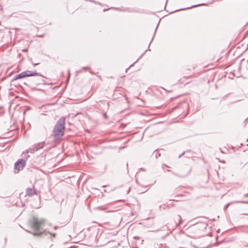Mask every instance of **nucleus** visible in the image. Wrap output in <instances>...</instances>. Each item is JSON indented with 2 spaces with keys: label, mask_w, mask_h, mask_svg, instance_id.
<instances>
[{
  "label": "nucleus",
  "mask_w": 248,
  "mask_h": 248,
  "mask_svg": "<svg viewBox=\"0 0 248 248\" xmlns=\"http://www.w3.org/2000/svg\"><path fill=\"white\" fill-rule=\"evenodd\" d=\"M44 223V220L39 219L37 217H33L32 220L31 222V226L32 228L35 231V232H32L31 231L26 230V231L32 234L34 236H43V235H46L48 234H49L51 236L53 237L56 236V233H51L48 231H46L45 230L44 231H40V229Z\"/></svg>",
  "instance_id": "f257e3e1"
},
{
  "label": "nucleus",
  "mask_w": 248,
  "mask_h": 248,
  "mask_svg": "<svg viewBox=\"0 0 248 248\" xmlns=\"http://www.w3.org/2000/svg\"><path fill=\"white\" fill-rule=\"evenodd\" d=\"M65 118L62 117L55 125L52 130L53 135L55 140H61L64 134Z\"/></svg>",
  "instance_id": "f03ea898"
},
{
  "label": "nucleus",
  "mask_w": 248,
  "mask_h": 248,
  "mask_svg": "<svg viewBox=\"0 0 248 248\" xmlns=\"http://www.w3.org/2000/svg\"><path fill=\"white\" fill-rule=\"evenodd\" d=\"M35 76H41V77L44 78V77L43 76H42L40 73H37L35 71L33 72V71H29V70H26L25 71H23V72H21V73H20L19 74H17V75H16V76H15L13 78L12 81H13L14 80H17L18 79H20V78H25L26 77Z\"/></svg>",
  "instance_id": "7ed1b4c3"
},
{
  "label": "nucleus",
  "mask_w": 248,
  "mask_h": 248,
  "mask_svg": "<svg viewBox=\"0 0 248 248\" xmlns=\"http://www.w3.org/2000/svg\"><path fill=\"white\" fill-rule=\"evenodd\" d=\"M192 170L191 167L189 166H185L183 167L180 170V173H177L170 170H167V171L171 172V173L180 178H185L187 177L190 173Z\"/></svg>",
  "instance_id": "20e7f679"
},
{
  "label": "nucleus",
  "mask_w": 248,
  "mask_h": 248,
  "mask_svg": "<svg viewBox=\"0 0 248 248\" xmlns=\"http://www.w3.org/2000/svg\"><path fill=\"white\" fill-rule=\"evenodd\" d=\"M26 161L21 159L16 162L15 164V169L17 170V172L22 170L25 166Z\"/></svg>",
  "instance_id": "39448f33"
},
{
  "label": "nucleus",
  "mask_w": 248,
  "mask_h": 248,
  "mask_svg": "<svg viewBox=\"0 0 248 248\" xmlns=\"http://www.w3.org/2000/svg\"><path fill=\"white\" fill-rule=\"evenodd\" d=\"M37 192L34 190V188H28L26 189V195L28 196H32L33 195H37Z\"/></svg>",
  "instance_id": "423d86ee"
},
{
  "label": "nucleus",
  "mask_w": 248,
  "mask_h": 248,
  "mask_svg": "<svg viewBox=\"0 0 248 248\" xmlns=\"http://www.w3.org/2000/svg\"><path fill=\"white\" fill-rule=\"evenodd\" d=\"M45 145V141H43L37 143H35L33 145L34 146V147H35V149L37 150V151H38L41 149H42L44 147Z\"/></svg>",
  "instance_id": "0eeeda50"
},
{
  "label": "nucleus",
  "mask_w": 248,
  "mask_h": 248,
  "mask_svg": "<svg viewBox=\"0 0 248 248\" xmlns=\"http://www.w3.org/2000/svg\"><path fill=\"white\" fill-rule=\"evenodd\" d=\"M37 151V150L35 149V147H34V145H32L31 147L29 149L27 150V152L28 153H34L35 152Z\"/></svg>",
  "instance_id": "6e6552de"
},
{
  "label": "nucleus",
  "mask_w": 248,
  "mask_h": 248,
  "mask_svg": "<svg viewBox=\"0 0 248 248\" xmlns=\"http://www.w3.org/2000/svg\"><path fill=\"white\" fill-rule=\"evenodd\" d=\"M201 5H205V4L202 3V4H197V5H192L191 7H187V8H185L181 9V10L189 9H190L191 8L196 7H198V6H200Z\"/></svg>",
  "instance_id": "1a4fd4ad"
},
{
  "label": "nucleus",
  "mask_w": 248,
  "mask_h": 248,
  "mask_svg": "<svg viewBox=\"0 0 248 248\" xmlns=\"http://www.w3.org/2000/svg\"><path fill=\"white\" fill-rule=\"evenodd\" d=\"M191 245L193 247L196 248H204V247L197 246L196 244L195 241L192 242Z\"/></svg>",
  "instance_id": "9d476101"
},
{
  "label": "nucleus",
  "mask_w": 248,
  "mask_h": 248,
  "mask_svg": "<svg viewBox=\"0 0 248 248\" xmlns=\"http://www.w3.org/2000/svg\"><path fill=\"white\" fill-rule=\"evenodd\" d=\"M29 153L27 152V150L25 153H23L22 155H23V157L25 158L28 159L30 157V155H28Z\"/></svg>",
  "instance_id": "9b49d317"
},
{
  "label": "nucleus",
  "mask_w": 248,
  "mask_h": 248,
  "mask_svg": "<svg viewBox=\"0 0 248 248\" xmlns=\"http://www.w3.org/2000/svg\"><path fill=\"white\" fill-rule=\"evenodd\" d=\"M245 62L247 63V64L246 65V67H247V69L248 70V60L245 61L244 59H243L240 62V64H242L243 63H245Z\"/></svg>",
  "instance_id": "f8f14e48"
},
{
  "label": "nucleus",
  "mask_w": 248,
  "mask_h": 248,
  "mask_svg": "<svg viewBox=\"0 0 248 248\" xmlns=\"http://www.w3.org/2000/svg\"><path fill=\"white\" fill-rule=\"evenodd\" d=\"M234 203H246L248 204V201H237L234 202Z\"/></svg>",
  "instance_id": "ddd939ff"
},
{
  "label": "nucleus",
  "mask_w": 248,
  "mask_h": 248,
  "mask_svg": "<svg viewBox=\"0 0 248 248\" xmlns=\"http://www.w3.org/2000/svg\"><path fill=\"white\" fill-rule=\"evenodd\" d=\"M202 227L203 229H205L207 226V224L205 223H201Z\"/></svg>",
  "instance_id": "4468645a"
},
{
  "label": "nucleus",
  "mask_w": 248,
  "mask_h": 248,
  "mask_svg": "<svg viewBox=\"0 0 248 248\" xmlns=\"http://www.w3.org/2000/svg\"><path fill=\"white\" fill-rule=\"evenodd\" d=\"M157 25H158V24ZM157 27H158V25H157V26H156V28H155V31H154V33L153 36V37H152V38L151 41L153 40V38H154V36H155V33L156 31V30H157Z\"/></svg>",
  "instance_id": "2eb2a0df"
},
{
  "label": "nucleus",
  "mask_w": 248,
  "mask_h": 248,
  "mask_svg": "<svg viewBox=\"0 0 248 248\" xmlns=\"http://www.w3.org/2000/svg\"><path fill=\"white\" fill-rule=\"evenodd\" d=\"M103 116H104V118H105L106 119H107L108 118V116L107 115L106 113H103Z\"/></svg>",
  "instance_id": "dca6fc26"
},
{
  "label": "nucleus",
  "mask_w": 248,
  "mask_h": 248,
  "mask_svg": "<svg viewBox=\"0 0 248 248\" xmlns=\"http://www.w3.org/2000/svg\"><path fill=\"white\" fill-rule=\"evenodd\" d=\"M185 154V152H184L183 153H182L181 154H180L179 156H178V158H180L181 156H182L183 155H184Z\"/></svg>",
  "instance_id": "f3484780"
},
{
  "label": "nucleus",
  "mask_w": 248,
  "mask_h": 248,
  "mask_svg": "<svg viewBox=\"0 0 248 248\" xmlns=\"http://www.w3.org/2000/svg\"><path fill=\"white\" fill-rule=\"evenodd\" d=\"M231 204V203H229L224 206V208H227Z\"/></svg>",
  "instance_id": "a211bd4d"
},
{
  "label": "nucleus",
  "mask_w": 248,
  "mask_h": 248,
  "mask_svg": "<svg viewBox=\"0 0 248 248\" xmlns=\"http://www.w3.org/2000/svg\"><path fill=\"white\" fill-rule=\"evenodd\" d=\"M136 62H134L133 64H131V65L130 66V67H129L128 68H127V69H126V72H127V70L130 68V67H131V66H132L134 64V63H135Z\"/></svg>",
  "instance_id": "6ab92c4d"
},
{
  "label": "nucleus",
  "mask_w": 248,
  "mask_h": 248,
  "mask_svg": "<svg viewBox=\"0 0 248 248\" xmlns=\"http://www.w3.org/2000/svg\"><path fill=\"white\" fill-rule=\"evenodd\" d=\"M68 78H69L70 77V71L69 70H68Z\"/></svg>",
  "instance_id": "aec40b11"
},
{
  "label": "nucleus",
  "mask_w": 248,
  "mask_h": 248,
  "mask_svg": "<svg viewBox=\"0 0 248 248\" xmlns=\"http://www.w3.org/2000/svg\"><path fill=\"white\" fill-rule=\"evenodd\" d=\"M244 197H248V193H246V194H245L244 195Z\"/></svg>",
  "instance_id": "412c9836"
},
{
  "label": "nucleus",
  "mask_w": 248,
  "mask_h": 248,
  "mask_svg": "<svg viewBox=\"0 0 248 248\" xmlns=\"http://www.w3.org/2000/svg\"><path fill=\"white\" fill-rule=\"evenodd\" d=\"M33 65H34V66H36V65H38L39 63H32Z\"/></svg>",
  "instance_id": "4be33fe9"
},
{
  "label": "nucleus",
  "mask_w": 248,
  "mask_h": 248,
  "mask_svg": "<svg viewBox=\"0 0 248 248\" xmlns=\"http://www.w3.org/2000/svg\"><path fill=\"white\" fill-rule=\"evenodd\" d=\"M178 217H179V218H180V223H181V221H182L181 217V216H179V215L178 216Z\"/></svg>",
  "instance_id": "5701e85b"
},
{
  "label": "nucleus",
  "mask_w": 248,
  "mask_h": 248,
  "mask_svg": "<svg viewBox=\"0 0 248 248\" xmlns=\"http://www.w3.org/2000/svg\"><path fill=\"white\" fill-rule=\"evenodd\" d=\"M88 68L87 67H83V69H87Z\"/></svg>",
  "instance_id": "b1692460"
},
{
  "label": "nucleus",
  "mask_w": 248,
  "mask_h": 248,
  "mask_svg": "<svg viewBox=\"0 0 248 248\" xmlns=\"http://www.w3.org/2000/svg\"><path fill=\"white\" fill-rule=\"evenodd\" d=\"M180 10H181V9L177 10L174 11V12H176V11H180ZM172 13H174V11H172Z\"/></svg>",
  "instance_id": "393cba45"
},
{
  "label": "nucleus",
  "mask_w": 248,
  "mask_h": 248,
  "mask_svg": "<svg viewBox=\"0 0 248 248\" xmlns=\"http://www.w3.org/2000/svg\"><path fill=\"white\" fill-rule=\"evenodd\" d=\"M157 155H158V154H157V153H156L155 154V157H156V158H157Z\"/></svg>",
  "instance_id": "a878e982"
},
{
  "label": "nucleus",
  "mask_w": 248,
  "mask_h": 248,
  "mask_svg": "<svg viewBox=\"0 0 248 248\" xmlns=\"http://www.w3.org/2000/svg\"><path fill=\"white\" fill-rule=\"evenodd\" d=\"M157 155H158V154H157V153H156L155 154V157H156V158H157Z\"/></svg>",
  "instance_id": "bb28decb"
},
{
  "label": "nucleus",
  "mask_w": 248,
  "mask_h": 248,
  "mask_svg": "<svg viewBox=\"0 0 248 248\" xmlns=\"http://www.w3.org/2000/svg\"><path fill=\"white\" fill-rule=\"evenodd\" d=\"M57 229V226H55V227H54V230H56Z\"/></svg>",
  "instance_id": "cd10ccee"
},
{
  "label": "nucleus",
  "mask_w": 248,
  "mask_h": 248,
  "mask_svg": "<svg viewBox=\"0 0 248 248\" xmlns=\"http://www.w3.org/2000/svg\"><path fill=\"white\" fill-rule=\"evenodd\" d=\"M27 51V50L26 49H24L23 50V51H24V52Z\"/></svg>",
  "instance_id": "c85d7f7f"
},
{
  "label": "nucleus",
  "mask_w": 248,
  "mask_h": 248,
  "mask_svg": "<svg viewBox=\"0 0 248 248\" xmlns=\"http://www.w3.org/2000/svg\"><path fill=\"white\" fill-rule=\"evenodd\" d=\"M163 165L165 166L166 167H167V168H170V167H169L168 165H165L164 164Z\"/></svg>",
  "instance_id": "c756f323"
},
{
  "label": "nucleus",
  "mask_w": 248,
  "mask_h": 248,
  "mask_svg": "<svg viewBox=\"0 0 248 248\" xmlns=\"http://www.w3.org/2000/svg\"><path fill=\"white\" fill-rule=\"evenodd\" d=\"M43 36H44V35H42L39 36V37H43Z\"/></svg>",
  "instance_id": "7c9ffc66"
},
{
  "label": "nucleus",
  "mask_w": 248,
  "mask_h": 248,
  "mask_svg": "<svg viewBox=\"0 0 248 248\" xmlns=\"http://www.w3.org/2000/svg\"><path fill=\"white\" fill-rule=\"evenodd\" d=\"M90 1H91V2L93 1V2H95L94 0H90Z\"/></svg>",
  "instance_id": "2f4dec72"
},
{
  "label": "nucleus",
  "mask_w": 248,
  "mask_h": 248,
  "mask_svg": "<svg viewBox=\"0 0 248 248\" xmlns=\"http://www.w3.org/2000/svg\"><path fill=\"white\" fill-rule=\"evenodd\" d=\"M168 0H166V5L167 4V3L168 2Z\"/></svg>",
  "instance_id": "473e14b6"
},
{
  "label": "nucleus",
  "mask_w": 248,
  "mask_h": 248,
  "mask_svg": "<svg viewBox=\"0 0 248 248\" xmlns=\"http://www.w3.org/2000/svg\"><path fill=\"white\" fill-rule=\"evenodd\" d=\"M107 10L104 9V10H103V11L104 12V11H107Z\"/></svg>",
  "instance_id": "72a5a7b5"
},
{
  "label": "nucleus",
  "mask_w": 248,
  "mask_h": 248,
  "mask_svg": "<svg viewBox=\"0 0 248 248\" xmlns=\"http://www.w3.org/2000/svg\"><path fill=\"white\" fill-rule=\"evenodd\" d=\"M98 208L101 209H102L101 207H99Z\"/></svg>",
  "instance_id": "f704fd0d"
},
{
  "label": "nucleus",
  "mask_w": 248,
  "mask_h": 248,
  "mask_svg": "<svg viewBox=\"0 0 248 248\" xmlns=\"http://www.w3.org/2000/svg\"><path fill=\"white\" fill-rule=\"evenodd\" d=\"M108 107V103H107Z\"/></svg>",
  "instance_id": "c9c22d12"
}]
</instances>
